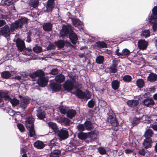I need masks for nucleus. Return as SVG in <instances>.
I'll list each match as a JSON object with an SVG mask.
<instances>
[{"mask_svg": "<svg viewBox=\"0 0 157 157\" xmlns=\"http://www.w3.org/2000/svg\"><path fill=\"white\" fill-rule=\"evenodd\" d=\"M34 119L32 117H29L27 118L25 122V125L29 130L30 137L35 138V133L34 129Z\"/></svg>", "mask_w": 157, "mask_h": 157, "instance_id": "nucleus-1", "label": "nucleus"}, {"mask_svg": "<svg viewBox=\"0 0 157 157\" xmlns=\"http://www.w3.org/2000/svg\"><path fill=\"white\" fill-rule=\"evenodd\" d=\"M107 121L112 124V128L114 130L117 131L118 130V123L116 119L115 114L112 110L109 111Z\"/></svg>", "mask_w": 157, "mask_h": 157, "instance_id": "nucleus-2", "label": "nucleus"}, {"mask_svg": "<svg viewBox=\"0 0 157 157\" xmlns=\"http://www.w3.org/2000/svg\"><path fill=\"white\" fill-rule=\"evenodd\" d=\"M152 13L149 18V22L153 24L152 27L154 30L156 29L157 24V7L155 6L152 10Z\"/></svg>", "mask_w": 157, "mask_h": 157, "instance_id": "nucleus-3", "label": "nucleus"}, {"mask_svg": "<svg viewBox=\"0 0 157 157\" xmlns=\"http://www.w3.org/2000/svg\"><path fill=\"white\" fill-rule=\"evenodd\" d=\"M72 30V27L70 25L63 26L62 29L60 32V36L62 37L67 36L69 32Z\"/></svg>", "mask_w": 157, "mask_h": 157, "instance_id": "nucleus-4", "label": "nucleus"}, {"mask_svg": "<svg viewBox=\"0 0 157 157\" xmlns=\"http://www.w3.org/2000/svg\"><path fill=\"white\" fill-rule=\"evenodd\" d=\"M16 46L18 50L20 52H22L25 48L24 41L19 38H18L16 41Z\"/></svg>", "mask_w": 157, "mask_h": 157, "instance_id": "nucleus-5", "label": "nucleus"}, {"mask_svg": "<svg viewBox=\"0 0 157 157\" xmlns=\"http://www.w3.org/2000/svg\"><path fill=\"white\" fill-rule=\"evenodd\" d=\"M74 83L69 80H67L63 84V87L65 90H71L73 89Z\"/></svg>", "mask_w": 157, "mask_h": 157, "instance_id": "nucleus-6", "label": "nucleus"}, {"mask_svg": "<svg viewBox=\"0 0 157 157\" xmlns=\"http://www.w3.org/2000/svg\"><path fill=\"white\" fill-rule=\"evenodd\" d=\"M10 34V29L9 26L7 25H5L2 28L0 31V34L3 35L5 37L9 36Z\"/></svg>", "mask_w": 157, "mask_h": 157, "instance_id": "nucleus-7", "label": "nucleus"}, {"mask_svg": "<svg viewBox=\"0 0 157 157\" xmlns=\"http://www.w3.org/2000/svg\"><path fill=\"white\" fill-rule=\"evenodd\" d=\"M44 75L43 76H40L38 80V84L42 87L46 86L48 82V78L44 77Z\"/></svg>", "mask_w": 157, "mask_h": 157, "instance_id": "nucleus-8", "label": "nucleus"}, {"mask_svg": "<svg viewBox=\"0 0 157 157\" xmlns=\"http://www.w3.org/2000/svg\"><path fill=\"white\" fill-rule=\"evenodd\" d=\"M58 135L59 137L62 140L66 139L68 136L67 131L63 129L59 131Z\"/></svg>", "mask_w": 157, "mask_h": 157, "instance_id": "nucleus-9", "label": "nucleus"}, {"mask_svg": "<svg viewBox=\"0 0 157 157\" xmlns=\"http://www.w3.org/2000/svg\"><path fill=\"white\" fill-rule=\"evenodd\" d=\"M113 64L109 68V71L112 73H115L117 71V61L115 59L113 60Z\"/></svg>", "mask_w": 157, "mask_h": 157, "instance_id": "nucleus-10", "label": "nucleus"}, {"mask_svg": "<svg viewBox=\"0 0 157 157\" xmlns=\"http://www.w3.org/2000/svg\"><path fill=\"white\" fill-rule=\"evenodd\" d=\"M44 75V72L41 70H38L35 72L30 74L29 76L33 79H34L37 77L43 76Z\"/></svg>", "mask_w": 157, "mask_h": 157, "instance_id": "nucleus-11", "label": "nucleus"}, {"mask_svg": "<svg viewBox=\"0 0 157 157\" xmlns=\"http://www.w3.org/2000/svg\"><path fill=\"white\" fill-rule=\"evenodd\" d=\"M69 35L72 43L74 44H75L78 40V37L74 31L71 30Z\"/></svg>", "mask_w": 157, "mask_h": 157, "instance_id": "nucleus-12", "label": "nucleus"}, {"mask_svg": "<svg viewBox=\"0 0 157 157\" xmlns=\"http://www.w3.org/2000/svg\"><path fill=\"white\" fill-rule=\"evenodd\" d=\"M54 0H48L46 6L47 10L50 12L52 10L54 6Z\"/></svg>", "mask_w": 157, "mask_h": 157, "instance_id": "nucleus-13", "label": "nucleus"}, {"mask_svg": "<svg viewBox=\"0 0 157 157\" xmlns=\"http://www.w3.org/2000/svg\"><path fill=\"white\" fill-rule=\"evenodd\" d=\"M138 47L141 49H145L147 46L148 43L144 40H140L138 42Z\"/></svg>", "mask_w": 157, "mask_h": 157, "instance_id": "nucleus-14", "label": "nucleus"}, {"mask_svg": "<svg viewBox=\"0 0 157 157\" xmlns=\"http://www.w3.org/2000/svg\"><path fill=\"white\" fill-rule=\"evenodd\" d=\"M144 147L145 148L151 147L152 146V141L150 138H146L143 144Z\"/></svg>", "mask_w": 157, "mask_h": 157, "instance_id": "nucleus-15", "label": "nucleus"}, {"mask_svg": "<svg viewBox=\"0 0 157 157\" xmlns=\"http://www.w3.org/2000/svg\"><path fill=\"white\" fill-rule=\"evenodd\" d=\"M3 99L8 101L10 100V97L7 92H0V102L2 101Z\"/></svg>", "mask_w": 157, "mask_h": 157, "instance_id": "nucleus-16", "label": "nucleus"}, {"mask_svg": "<svg viewBox=\"0 0 157 157\" xmlns=\"http://www.w3.org/2000/svg\"><path fill=\"white\" fill-rule=\"evenodd\" d=\"M50 86L51 89L54 91H57L60 90L61 86L60 84L55 82L52 83Z\"/></svg>", "mask_w": 157, "mask_h": 157, "instance_id": "nucleus-17", "label": "nucleus"}, {"mask_svg": "<svg viewBox=\"0 0 157 157\" xmlns=\"http://www.w3.org/2000/svg\"><path fill=\"white\" fill-rule=\"evenodd\" d=\"M65 79V77L64 75L62 74H59L57 75L55 78V81L59 83H62L63 82Z\"/></svg>", "mask_w": 157, "mask_h": 157, "instance_id": "nucleus-18", "label": "nucleus"}, {"mask_svg": "<svg viewBox=\"0 0 157 157\" xmlns=\"http://www.w3.org/2000/svg\"><path fill=\"white\" fill-rule=\"evenodd\" d=\"M18 28H21L19 22L17 21H16L14 23H12L10 26L11 31L13 32Z\"/></svg>", "mask_w": 157, "mask_h": 157, "instance_id": "nucleus-19", "label": "nucleus"}, {"mask_svg": "<svg viewBox=\"0 0 157 157\" xmlns=\"http://www.w3.org/2000/svg\"><path fill=\"white\" fill-rule=\"evenodd\" d=\"M144 103L147 106L150 107L154 104V102L152 99L148 98L144 100Z\"/></svg>", "mask_w": 157, "mask_h": 157, "instance_id": "nucleus-20", "label": "nucleus"}, {"mask_svg": "<svg viewBox=\"0 0 157 157\" xmlns=\"http://www.w3.org/2000/svg\"><path fill=\"white\" fill-rule=\"evenodd\" d=\"M76 114V111L73 109H69L67 113V116L70 119L74 117Z\"/></svg>", "mask_w": 157, "mask_h": 157, "instance_id": "nucleus-21", "label": "nucleus"}, {"mask_svg": "<svg viewBox=\"0 0 157 157\" xmlns=\"http://www.w3.org/2000/svg\"><path fill=\"white\" fill-rule=\"evenodd\" d=\"M95 46L98 48H102L107 47V44L104 42L98 41L95 43Z\"/></svg>", "mask_w": 157, "mask_h": 157, "instance_id": "nucleus-22", "label": "nucleus"}, {"mask_svg": "<svg viewBox=\"0 0 157 157\" xmlns=\"http://www.w3.org/2000/svg\"><path fill=\"white\" fill-rule=\"evenodd\" d=\"M43 29L46 31H50L52 29V24L50 23H46L43 25Z\"/></svg>", "mask_w": 157, "mask_h": 157, "instance_id": "nucleus-23", "label": "nucleus"}, {"mask_svg": "<svg viewBox=\"0 0 157 157\" xmlns=\"http://www.w3.org/2000/svg\"><path fill=\"white\" fill-rule=\"evenodd\" d=\"M138 103V101L136 100H129L127 102L128 105L129 107H132L137 106Z\"/></svg>", "mask_w": 157, "mask_h": 157, "instance_id": "nucleus-24", "label": "nucleus"}, {"mask_svg": "<svg viewBox=\"0 0 157 157\" xmlns=\"http://www.w3.org/2000/svg\"><path fill=\"white\" fill-rule=\"evenodd\" d=\"M48 124L49 128H52L54 132H56L58 131V127L55 123L50 122Z\"/></svg>", "mask_w": 157, "mask_h": 157, "instance_id": "nucleus-25", "label": "nucleus"}, {"mask_svg": "<svg viewBox=\"0 0 157 157\" xmlns=\"http://www.w3.org/2000/svg\"><path fill=\"white\" fill-rule=\"evenodd\" d=\"M119 82L117 80L113 81L111 83L112 88L114 90L118 89L119 87Z\"/></svg>", "mask_w": 157, "mask_h": 157, "instance_id": "nucleus-26", "label": "nucleus"}, {"mask_svg": "<svg viewBox=\"0 0 157 157\" xmlns=\"http://www.w3.org/2000/svg\"><path fill=\"white\" fill-rule=\"evenodd\" d=\"M55 45L57 46L59 48H63L65 45V41L63 40H59L55 42Z\"/></svg>", "mask_w": 157, "mask_h": 157, "instance_id": "nucleus-27", "label": "nucleus"}, {"mask_svg": "<svg viewBox=\"0 0 157 157\" xmlns=\"http://www.w3.org/2000/svg\"><path fill=\"white\" fill-rule=\"evenodd\" d=\"M34 145L36 147L39 149H42L44 147V144L41 141L38 140L34 144Z\"/></svg>", "mask_w": 157, "mask_h": 157, "instance_id": "nucleus-28", "label": "nucleus"}, {"mask_svg": "<svg viewBox=\"0 0 157 157\" xmlns=\"http://www.w3.org/2000/svg\"><path fill=\"white\" fill-rule=\"evenodd\" d=\"M78 137L81 140H84L87 138L88 135L87 133L81 132L78 133Z\"/></svg>", "mask_w": 157, "mask_h": 157, "instance_id": "nucleus-29", "label": "nucleus"}, {"mask_svg": "<svg viewBox=\"0 0 157 157\" xmlns=\"http://www.w3.org/2000/svg\"><path fill=\"white\" fill-rule=\"evenodd\" d=\"M157 78V76L156 74L154 73L150 74L147 77V79L150 82H154Z\"/></svg>", "mask_w": 157, "mask_h": 157, "instance_id": "nucleus-30", "label": "nucleus"}, {"mask_svg": "<svg viewBox=\"0 0 157 157\" xmlns=\"http://www.w3.org/2000/svg\"><path fill=\"white\" fill-rule=\"evenodd\" d=\"M104 60V57L101 55H99L97 57L96 59V62L98 64H101L103 63Z\"/></svg>", "mask_w": 157, "mask_h": 157, "instance_id": "nucleus-31", "label": "nucleus"}, {"mask_svg": "<svg viewBox=\"0 0 157 157\" xmlns=\"http://www.w3.org/2000/svg\"><path fill=\"white\" fill-rule=\"evenodd\" d=\"M70 120L67 118L63 117L60 118L61 124H64L65 126L69 125L70 124Z\"/></svg>", "mask_w": 157, "mask_h": 157, "instance_id": "nucleus-32", "label": "nucleus"}, {"mask_svg": "<svg viewBox=\"0 0 157 157\" xmlns=\"http://www.w3.org/2000/svg\"><path fill=\"white\" fill-rule=\"evenodd\" d=\"M37 116L38 118L42 119L45 117V113L44 111L39 110L37 112Z\"/></svg>", "mask_w": 157, "mask_h": 157, "instance_id": "nucleus-33", "label": "nucleus"}, {"mask_svg": "<svg viewBox=\"0 0 157 157\" xmlns=\"http://www.w3.org/2000/svg\"><path fill=\"white\" fill-rule=\"evenodd\" d=\"M153 133L151 130L148 129L145 131L144 134V136L146 138H150L152 136Z\"/></svg>", "mask_w": 157, "mask_h": 157, "instance_id": "nucleus-34", "label": "nucleus"}, {"mask_svg": "<svg viewBox=\"0 0 157 157\" xmlns=\"http://www.w3.org/2000/svg\"><path fill=\"white\" fill-rule=\"evenodd\" d=\"M142 121V118H137L135 117L134 118L132 121V124L133 126H134L140 123V121Z\"/></svg>", "mask_w": 157, "mask_h": 157, "instance_id": "nucleus-35", "label": "nucleus"}, {"mask_svg": "<svg viewBox=\"0 0 157 157\" xmlns=\"http://www.w3.org/2000/svg\"><path fill=\"white\" fill-rule=\"evenodd\" d=\"M60 152L59 150H55L51 152L50 157H58L60 154Z\"/></svg>", "mask_w": 157, "mask_h": 157, "instance_id": "nucleus-36", "label": "nucleus"}, {"mask_svg": "<svg viewBox=\"0 0 157 157\" xmlns=\"http://www.w3.org/2000/svg\"><path fill=\"white\" fill-rule=\"evenodd\" d=\"M1 76L2 78L7 79L11 76V74L9 71H6L2 73Z\"/></svg>", "mask_w": 157, "mask_h": 157, "instance_id": "nucleus-37", "label": "nucleus"}, {"mask_svg": "<svg viewBox=\"0 0 157 157\" xmlns=\"http://www.w3.org/2000/svg\"><path fill=\"white\" fill-rule=\"evenodd\" d=\"M136 84L138 87L142 88L144 85V81L142 79H138L136 81Z\"/></svg>", "mask_w": 157, "mask_h": 157, "instance_id": "nucleus-38", "label": "nucleus"}, {"mask_svg": "<svg viewBox=\"0 0 157 157\" xmlns=\"http://www.w3.org/2000/svg\"><path fill=\"white\" fill-rule=\"evenodd\" d=\"M84 124L86 128L88 130H90L92 128V123L90 121H86Z\"/></svg>", "mask_w": 157, "mask_h": 157, "instance_id": "nucleus-39", "label": "nucleus"}, {"mask_svg": "<svg viewBox=\"0 0 157 157\" xmlns=\"http://www.w3.org/2000/svg\"><path fill=\"white\" fill-rule=\"evenodd\" d=\"M59 110L62 113H67L68 110L67 107L65 106H60L59 107Z\"/></svg>", "mask_w": 157, "mask_h": 157, "instance_id": "nucleus-40", "label": "nucleus"}, {"mask_svg": "<svg viewBox=\"0 0 157 157\" xmlns=\"http://www.w3.org/2000/svg\"><path fill=\"white\" fill-rule=\"evenodd\" d=\"M76 95L79 98H83L84 97L85 93L79 90H77L76 92Z\"/></svg>", "mask_w": 157, "mask_h": 157, "instance_id": "nucleus-41", "label": "nucleus"}, {"mask_svg": "<svg viewBox=\"0 0 157 157\" xmlns=\"http://www.w3.org/2000/svg\"><path fill=\"white\" fill-rule=\"evenodd\" d=\"M72 21L73 25L75 27L78 25H81L82 24V23L79 20L75 18L72 19Z\"/></svg>", "mask_w": 157, "mask_h": 157, "instance_id": "nucleus-42", "label": "nucleus"}, {"mask_svg": "<svg viewBox=\"0 0 157 157\" xmlns=\"http://www.w3.org/2000/svg\"><path fill=\"white\" fill-rule=\"evenodd\" d=\"M19 22L20 25L21 27L22 26V25L23 24H25L27 23L28 22V19L26 18H22L21 19L17 20Z\"/></svg>", "mask_w": 157, "mask_h": 157, "instance_id": "nucleus-43", "label": "nucleus"}, {"mask_svg": "<svg viewBox=\"0 0 157 157\" xmlns=\"http://www.w3.org/2000/svg\"><path fill=\"white\" fill-rule=\"evenodd\" d=\"M141 35L142 36L147 38L150 36V33L148 30H145L142 31Z\"/></svg>", "mask_w": 157, "mask_h": 157, "instance_id": "nucleus-44", "label": "nucleus"}, {"mask_svg": "<svg viewBox=\"0 0 157 157\" xmlns=\"http://www.w3.org/2000/svg\"><path fill=\"white\" fill-rule=\"evenodd\" d=\"M88 138H90L91 140L95 139L96 136V134H95L94 131H91L87 133Z\"/></svg>", "mask_w": 157, "mask_h": 157, "instance_id": "nucleus-45", "label": "nucleus"}, {"mask_svg": "<svg viewBox=\"0 0 157 157\" xmlns=\"http://www.w3.org/2000/svg\"><path fill=\"white\" fill-rule=\"evenodd\" d=\"M9 100L10 101V103H11L12 105L13 106H16L19 103V101L15 98H13L10 99V100Z\"/></svg>", "mask_w": 157, "mask_h": 157, "instance_id": "nucleus-46", "label": "nucleus"}, {"mask_svg": "<svg viewBox=\"0 0 157 157\" xmlns=\"http://www.w3.org/2000/svg\"><path fill=\"white\" fill-rule=\"evenodd\" d=\"M29 4L33 7L35 8L36 7L38 4V0H30Z\"/></svg>", "mask_w": 157, "mask_h": 157, "instance_id": "nucleus-47", "label": "nucleus"}, {"mask_svg": "<svg viewBox=\"0 0 157 157\" xmlns=\"http://www.w3.org/2000/svg\"><path fill=\"white\" fill-rule=\"evenodd\" d=\"M42 48L38 46H36L33 48V50L34 52L40 53L42 51Z\"/></svg>", "mask_w": 157, "mask_h": 157, "instance_id": "nucleus-48", "label": "nucleus"}, {"mask_svg": "<svg viewBox=\"0 0 157 157\" xmlns=\"http://www.w3.org/2000/svg\"><path fill=\"white\" fill-rule=\"evenodd\" d=\"M130 51L127 49L125 48L122 50L121 52V55L123 56H127L129 55Z\"/></svg>", "mask_w": 157, "mask_h": 157, "instance_id": "nucleus-49", "label": "nucleus"}, {"mask_svg": "<svg viewBox=\"0 0 157 157\" xmlns=\"http://www.w3.org/2000/svg\"><path fill=\"white\" fill-rule=\"evenodd\" d=\"M98 150L100 154L103 155L106 154V151L105 149L102 147H100L98 148Z\"/></svg>", "mask_w": 157, "mask_h": 157, "instance_id": "nucleus-50", "label": "nucleus"}, {"mask_svg": "<svg viewBox=\"0 0 157 157\" xmlns=\"http://www.w3.org/2000/svg\"><path fill=\"white\" fill-rule=\"evenodd\" d=\"M77 128L78 131H84L85 129L84 124H78L77 126Z\"/></svg>", "mask_w": 157, "mask_h": 157, "instance_id": "nucleus-51", "label": "nucleus"}, {"mask_svg": "<svg viewBox=\"0 0 157 157\" xmlns=\"http://www.w3.org/2000/svg\"><path fill=\"white\" fill-rule=\"evenodd\" d=\"M17 127L19 130L21 132H24L25 130V128L24 125L20 123L17 124Z\"/></svg>", "mask_w": 157, "mask_h": 157, "instance_id": "nucleus-52", "label": "nucleus"}, {"mask_svg": "<svg viewBox=\"0 0 157 157\" xmlns=\"http://www.w3.org/2000/svg\"><path fill=\"white\" fill-rule=\"evenodd\" d=\"M28 104V101L27 99H24L23 101L21 102V106L24 109L26 107V105Z\"/></svg>", "mask_w": 157, "mask_h": 157, "instance_id": "nucleus-53", "label": "nucleus"}, {"mask_svg": "<svg viewBox=\"0 0 157 157\" xmlns=\"http://www.w3.org/2000/svg\"><path fill=\"white\" fill-rule=\"evenodd\" d=\"M131 79V77L129 75H125L123 78V80L125 82H129Z\"/></svg>", "mask_w": 157, "mask_h": 157, "instance_id": "nucleus-54", "label": "nucleus"}, {"mask_svg": "<svg viewBox=\"0 0 157 157\" xmlns=\"http://www.w3.org/2000/svg\"><path fill=\"white\" fill-rule=\"evenodd\" d=\"M56 139L54 138L51 141L50 143L49 144V146L51 148L53 147V146L55 145V143L56 141Z\"/></svg>", "mask_w": 157, "mask_h": 157, "instance_id": "nucleus-55", "label": "nucleus"}, {"mask_svg": "<svg viewBox=\"0 0 157 157\" xmlns=\"http://www.w3.org/2000/svg\"><path fill=\"white\" fill-rule=\"evenodd\" d=\"M2 1H4V4L7 6H9L14 3L13 0H2Z\"/></svg>", "mask_w": 157, "mask_h": 157, "instance_id": "nucleus-56", "label": "nucleus"}, {"mask_svg": "<svg viewBox=\"0 0 157 157\" xmlns=\"http://www.w3.org/2000/svg\"><path fill=\"white\" fill-rule=\"evenodd\" d=\"M95 102L94 101L91 100L89 101L88 103V105L89 107L92 108L94 107Z\"/></svg>", "mask_w": 157, "mask_h": 157, "instance_id": "nucleus-57", "label": "nucleus"}, {"mask_svg": "<svg viewBox=\"0 0 157 157\" xmlns=\"http://www.w3.org/2000/svg\"><path fill=\"white\" fill-rule=\"evenodd\" d=\"M27 39L26 41L27 42H29L31 41L30 36L31 35V33L29 31L27 33Z\"/></svg>", "mask_w": 157, "mask_h": 157, "instance_id": "nucleus-58", "label": "nucleus"}, {"mask_svg": "<svg viewBox=\"0 0 157 157\" xmlns=\"http://www.w3.org/2000/svg\"><path fill=\"white\" fill-rule=\"evenodd\" d=\"M58 73V70L57 69H52L50 74L52 75H56Z\"/></svg>", "mask_w": 157, "mask_h": 157, "instance_id": "nucleus-59", "label": "nucleus"}, {"mask_svg": "<svg viewBox=\"0 0 157 157\" xmlns=\"http://www.w3.org/2000/svg\"><path fill=\"white\" fill-rule=\"evenodd\" d=\"M84 97L83 98L88 99L90 98L91 94L88 92H86L85 93Z\"/></svg>", "mask_w": 157, "mask_h": 157, "instance_id": "nucleus-60", "label": "nucleus"}, {"mask_svg": "<svg viewBox=\"0 0 157 157\" xmlns=\"http://www.w3.org/2000/svg\"><path fill=\"white\" fill-rule=\"evenodd\" d=\"M139 153L141 155H144L145 154L146 151L144 149H142L139 150Z\"/></svg>", "mask_w": 157, "mask_h": 157, "instance_id": "nucleus-61", "label": "nucleus"}, {"mask_svg": "<svg viewBox=\"0 0 157 157\" xmlns=\"http://www.w3.org/2000/svg\"><path fill=\"white\" fill-rule=\"evenodd\" d=\"M55 46L54 44H50L48 47L47 49L48 50L53 49L55 48Z\"/></svg>", "mask_w": 157, "mask_h": 157, "instance_id": "nucleus-62", "label": "nucleus"}, {"mask_svg": "<svg viewBox=\"0 0 157 157\" xmlns=\"http://www.w3.org/2000/svg\"><path fill=\"white\" fill-rule=\"evenodd\" d=\"M8 113L10 116H13L15 115L13 111L10 109L9 110Z\"/></svg>", "mask_w": 157, "mask_h": 157, "instance_id": "nucleus-63", "label": "nucleus"}, {"mask_svg": "<svg viewBox=\"0 0 157 157\" xmlns=\"http://www.w3.org/2000/svg\"><path fill=\"white\" fill-rule=\"evenodd\" d=\"M152 127L154 130L157 131V122L152 124Z\"/></svg>", "mask_w": 157, "mask_h": 157, "instance_id": "nucleus-64", "label": "nucleus"}]
</instances>
